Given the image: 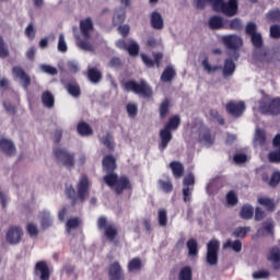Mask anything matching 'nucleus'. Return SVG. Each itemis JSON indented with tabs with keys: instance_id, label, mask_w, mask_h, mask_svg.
<instances>
[{
	"instance_id": "60",
	"label": "nucleus",
	"mask_w": 280,
	"mask_h": 280,
	"mask_svg": "<svg viewBox=\"0 0 280 280\" xmlns=\"http://www.w3.org/2000/svg\"><path fill=\"white\" fill-rule=\"evenodd\" d=\"M246 34L249 36H253L254 34H257V24L250 22L246 26Z\"/></svg>"
},
{
	"instance_id": "51",
	"label": "nucleus",
	"mask_w": 280,
	"mask_h": 280,
	"mask_svg": "<svg viewBox=\"0 0 280 280\" xmlns=\"http://www.w3.org/2000/svg\"><path fill=\"white\" fill-rule=\"evenodd\" d=\"M26 230L31 237H36L38 235V226L34 223H28Z\"/></svg>"
},
{
	"instance_id": "44",
	"label": "nucleus",
	"mask_w": 280,
	"mask_h": 280,
	"mask_svg": "<svg viewBox=\"0 0 280 280\" xmlns=\"http://www.w3.org/2000/svg\"><path fill=\"white\" fill-rule=\"evenodd\" d=\"M113 21L114 25H119V23H124V21H126V11L121 9L119 10V12H116Z\"/></svg>"
},
{
	"instance_id": "41",
	"label": "nucleus",
	"mask_w": 280,
	"mask_h": 280,
	"mask_svg": "<svg viewBox=\"0 0 280 280\" xmlns=\"http://www.w3.org/2000/svg\"><path fill=\"white\" fill-rule=\"evenodd\" d=\"M129 272H137V270H141V259L133 258L128 265Z\"/></svg>"
},
{
	"instance_id": "47",
	"label": "nucleus",
	"mask_w": 280,
	"mask_h": 280,
	"mask_svg": "<svg viewBox=\"0 0 280 280\" xmlns=\"http://www.w3.org/2000/svg\"><path fill=\"white\" fill-rule=\"evenodd\" d=\"M67 42L65 40V35L60 34L59 35V40H58V51H61V54L67 52Z\"/></svg>"
},
{
	"instance_id": "24",
	"label": "nucleus",
	"mask_w": 280,
	"mask_h": 280,
	"mask_svg": "<svg viewBox=\"0 0 280 280\" xmlns=\"http://www.w3.org/2000/svg\"><path fill=\"white\" fill-rule=\"evenodd\" d=\"M142 61L147 67H154V62H156V67H160L161 60L163 59V55L161 52H158L154 55V60L150 59L147 55H141Z\"/></svg>"
},
{
	"instance_id": "45",
	"label": "nucleus",
	"mask_w": 280,
	"mask_h": 280,
	"mask_svg": "<svg viewBox=\"0 0 280 280\" xmlns=\"http://www.w3.org/2000/svg\"><path fill=\"white\" fill-rule=\"evenodd\" d=\"M39 69H40V71H43L44 73H47L48 75H57L58 74V69H56L49 65H42V66H39Z\"/></svg>"
},
{
	"instance_id": "13",
	"label": "nucleus",
	"mask_w": 280,
	"mask_h": 280,
	"mask_svg": "<svg viewBox=\"0 0 280 280\" xmlns=\"http://www.w3.org/2000/svg\"><path fill=\"white\" fill-rule=\"evenodd\" d=\"M226 110L232 117H242L244 110H246V103L232 101L226 104Z\"/></svg>"
},
{
	"instance_id": "11",
	"label": "nucleus",
	"mask_w": 280,
	"mask_h": 280,
	"mask_svg": "<svg viewBox=\"0 0 280 280\" xmlns=\"http://www.w3.org/2000/svg\"><path fill=\"white\" fill-rule=\"evenodd\" d=\"M54 154L59 163L61 165H65L68 168H71L73 166L74 160L73 154L68 153L67 150L57 148L54 150Z\"/></svg>"
},
{
	"instance_id": "25",
	"label": "nucleus",
	"mask_w": 280,
	"mask_h": 280,
	"mask_svg": "<svg viewBox=\"0 0 280 280\" xmlns=\"http://www.w3.org/2000/svg\"><path fill=\"white\" fill-rule=\"evenodd\" d=\"M151 25L153 30H163V16H161V13L154 11L151 14Z\"/></svg>"
},
{
	"instance_id": "64",
	"label": "nucleus",
	"mask_w": 280,
	"mask_h": 280,
	"mask_svg": "<svg viewBox=\"0 0 280 280\" xmlns=\"http://www.w3.org/2000/svg\"><path fill=\"white\" fill-rule=\"evenodd\" d=\"M272 147L275 150H280V133L276 135L272 140Z\"/></svg>"
},
{
	"instance_id": "14",
	"label": "nucleus",
	"mask_w": 280,
	"mask_h": 280,
	"mask_svg": "<svg viewBox=\"0 0 280 280\" xmlns=\"http://www.w3.org/2000/svg\"><path fill=\"white\" fill-rule=\"evenodd\" d=\"M13 78L14 80H19L23 88L27 90V86H30L32 79L30 75L23 70L21 67H13L12 69Z\"/></svg>"
},
{
	"instance_id": "15",
	"label": "nucleus",
	"mask_w": 280,
	"mask_h": 280,
	"mask_svg": "<svg viewBox=\"0 0 280 280\" xmlns=\"http://www.w3.org/2000/svg\"><path fill=\"white\" fill-rule=\"evenodd\" d=\"M89 177H86V175H82L78 184V197L81 202H84L86 196H89Z\"/></svg>"
},
{
	"instance_id": "27",
	"label": "nucleus",
	"mask_w": 280,
	"mask_h": 280,
	"mask_svg": "<svg viewBox=\"0 0 280 280\" xmlns=\"http://www.w3.org/2000/svg\"><path fill=\"white\" fill-rule=\"evenodd\" d=\"M209 27L211 30H222V27H224V19H222L218 15L210 18Z\"/></svg>"
},
{
	"instance_id": "35",
	"label": "nucleus",
	"mask_w": 280,
	"mask_h": 280,
	"mask_svg": "<svg viewBox=\"0 0 280 280\" xmlns=\"http://www.w3.org/2000/svg\"><path fill=\"white\" fill-rule=\"evenodd\" d=\"M220 178H214L209 182L206 189L208 194H213L214 191H218L220 189Z\"/></svg>"
},
{
	"instance_id": "59",
	"label": "nucleus",
	"mask_w": 280,
	"mask_h": 280,
	"mask_svg": "<svg viewBox=\"0 0 280 280\" xmlns=\"http://www.w3.org/2000/svg\"><path fill=\"white\" fill-rule=\"evenodd\" d=\"M101 142L109 150H113V137H110V135H107L105 138H101Z\"/></svg>"
},
{
	"instance_id": "31",
	"label": "nucleus",
	"mask_w": 280,
	"mask_h": 280,
	"mask_svg": "<svg viewBox=\"0 0 280 280\" xmlns=\"http://www.w3.org/2000/svg\"><path fill=\"white\" fill-rule=\"evenodd\" d=\"M176 75V70H174V67L167 66L164 72L161 75L162 82H172V78Z\"/></svg>"
},
{
	"instance_id": "28",
	"label": "nucleus",
	"mask_w": 280,
	"mask_h": 280,
	"mask_svg": "<svg viewBox=\"0 0 280 280\" xmlns=\"http://www.w3.org/2000/svg\"><path fill=\"white\" fill-rule=\"evenodd\" d=\"M235 73V62L231 59H226L223 67V75L224 78H229V75H233Z\"/></svg>"
},
{
	"instance_id": "54",
	"label": "nucleus",
	"mask_w": 280,
	"mask_h": 280,
	"mask_svg": "<svg viewBox=\"0 0 280 280\" xmlns=\"http://www.w3.org/2000/svg\"><path fill=\"white\" fill-rule=\"evenodd\" d=\"M280 183V172H275L269 180L270 187H277Z\"/></svg>"
},
{
	"instance_id": "16",
	"label": "nucleus",
	"mask_w": 280,
	"mask_h": 280,
	"mask_svg": "<svg viewBox=\"0 0 280 280\" xmlns=\"http://www.w3.org/2000/svg\"><path fill=\"white\" fill-rule=\"evenodd\" d=\"M23 237V230L19 226H11L7 232V242L9 244H19Z\"/></svg>"
},
{
	"instance_id": "33",
	"label": "nucleus",
	"mask_w": 280,
	"mask_h": 280,
	"mask_svg": "<svg viewBox=\"0 0 280 280\" xmlns=\"http://www.w3.org/2000/svg\"><path fill=\"white\" fill-rule=\"evenodd\" d=\"M253 213H255L253 206L245 205L242 207L240 215L243 220H250V218H253Z\"/></svg>"
},
{
	"instance_id": "57",
	"label": "nucleus",
	"mask_w": 280,
	"mask_h": 280,
	"mask_svg": "<svg viewBox=\"0 0 280 280\" xmlns=\"http://www.w3.org/2000/svg\"><path fill=\"white\" fill-rule=\"evenodd\" d=\"M25 35L27 36V38H30L31 40H34L35 36H36V32L34 31V25L30 24L26 28H25Z\"/></svg>"
},
{
	"instance_id": "53",
	"label": "nucleus",
	"mask_w": 280,
	"mask_h": 280,
	"mask_svg": "<svg viewBox=\"0 0 280 280\" xmlns=\"http://www.w3.org/2000/svg\"><path fill=\"white\" fill-rule=\"evenodd\" d=\"M267 19L272 22L280 21V10L269 11L267 14Z\"/></svg>"
},
{
	"instance_id": "36",
	"label": "nucleus",
	"mask_w": 280,
	"mask_h": 280,
	"mask_svg": "<svg viewBox=\"0 0 280 280\" xmlns=\"http://www.w3.org/2000/svg\"><path fill=\"white\" fill-rule=\"evenodd\" d=\"M187 248H188V254L191 257H196V255H198V242H196V240L190 238L187 242Z\"/></svg>"
},
{
	"instance_id": "18",
	"label": "nucleus",
	"mask_w": 280,
	"mask_h": 280,
	"mask_svg": "<svg viewBox=\"0 0 280 280\" xmlns=\"http://www.w3.org/2000/svg\"><path fill=\"white\" fill-rule=\"evenodd\" d=\"M80 30L83 38L89 40L91 38V32H93V20L91 18H86L85 20H81Z\"/></svg>"
},
{
	"instance_id": "37",
	"label": "nucleus",
	"mask_w": 280,
	"mask_h": 280,
	"mask_svg": "<svg viewBox=\"0 0 280 280\" xmlns=\"http://www.w3.org/2000/svg\"><path fill=\"white\" fill-rule=\"evenodd\" d=\"M42 102L46 108H52L54 107V95L49 92H45L42 95Z\"/></svg>"
},
{
	"instance_id": "5",
	"label": "nucleus",
	"mask_w": 280,
	"mask_h": 280,
	"mask_svg": "<svg viewBox=\"0 0 280 280\" xmlns=\"http://www.w3.org/2000/svg\"><path fill=\"white\" fill-rule=\"evenodd\" d=\"M191 137L194 139H198L200 143H203V145H212L213 144V137H211V133L209 132V129L205 127L201 122L196 124L191 129Z\"/></svg>"
},
{
	"instance_id": "10",
	"label": "nucleus",
	"mask_w": 280,
	"mask_h": 280,
	"mask_svg": "<svg viewBox=\"0 0 280 280\" xmlns=\"http://www.w3.org/2000/svg\"><path fill=\"white\" fill-rule=\"evenodd\" d=\"M252 43L256 50L254 51V58L256 60H259L260 62H266L267 54L266 50L261 49V46L264 45V38L261 37V34L256 33L252 35Z\"/></svg>"
},
{
	"instance_id": "8",
	"label": "nucleus",
	"mask_w": 280,
	"mask_h": 280,
	"mask_svg": "<svg viewBox=\"0 0 280 280\" xmlns=\"http://www.w3.org/2000/svg\"><path fill=\"white\" fill-rule=\"evenodd\" d=\"M97 228L100 231H104L106 238L113 242L117 237V228L106 217H101L97 221Z\"/></svg>"
},
{
	"instance_id": "29",
	"label": "nucleus",
	"mask_w": 280,
	"mask_h": 280,
	"mask_svg": "<svg viewBox=\"0 0 280 280\" xmlns=\"http://www.w3.org/2000/svg\"><path fill=\"white\" fill-rule=\"evenodd\" d=\"M223 248H231L232 250H234V253H241L242 252V242L240 240H236V241L228 240L223 244Z\"/></svg>"
},
{
	"instance_id": "19",
	"label": "nucleus",
	"mask_w": 280,
	"mask_h": 280,
	"mask_svg": "<svg viewBox=\"0 0 280 280\" xmlns=\"http://www.w3.org/2000/svg\"><path fill=\"white\" fill-rule=\"evenodd\" d=\"M0 150L7 154V156H14L16 154V147H14V142H12V140L1 139Z\"/></svg>"
},
{
	"instance_id": "17",
	"label": "nucleus",
	"mask_w": 280,
	"mask_h": 280,
	"mask_svg": "<svg viewBox=\"0 0 280 280\" xmlns=\"http://www.w3.org/2000/svg\"><path fill=\"white\" fill-rule=\"evenodd\" d=\"M35 275L39 277L40 280H49V267L45 261H38L35 266Z\"/></svg>"
},
{
	"instance_id": "2",
	"label": "nucleus",
	"mask_w": 280,
	"mask_h": 280,
	"mask_svg": "<svg viewBox=\"0 0 280 280\" xmlns=\"http://www.w3.org/2000/svg\"><path fill=\"white\" fill-rule=\"evenodd\" d=\"M207 3H211L215 12H222L225 16H235L237 14V0H195V5L199 10H202Z\"/></svg>"
},
{
	"instance_id": "62",
	"label": "nucleus",
	"mask_w": 280,
	"mask_h": 280,
	"mask_svg": "<svg viewBox=\"0 0 280 280\" xmlns=\"http://www.w3.org/2000/svg\"><path fill=\"white\" fill-rule=\"evenodd\" d=\"M230 30H242V21H240V19L232 20L230 23Z\"/></svg>"
},
{
	"instance_id": "12",
	"label": "nucleus",
	"mask_w": 280,
	"mask_h": 280,
	"mask_svg": "<svg viewBox=\"0 0 280 280\" xmlns=\"http://www.w3.org/2000/svg\"><path fill=\"white\" fill-rule=\"evenodd\" d=\"M196 183V179L194 177V174H188L186 177H184L183 184V196H184V202H191V194L194 191V185Z\"/></svg>"
},
{
	"instance_id": "58",
	"label": "nucleus",
	"mask_w": 280,
	"mask_h": 280,
	"mask_svg": "<svg viewBox=\"0 0 280 280\" xmlns=\"http://www.w3.org/2000/svg\"><path fill=\"white\" fill-rule=\"evenodd\" d=\"M168 108H170V101L165 100L160 107L161 117H165V115H167Z\"/></svg>"
},
{
	"instance_id": "6",
	"label": "nucleus",
	"mask_w": 280,
	"mask_h": 280,
	"mask_svg": "<svg viewBox=\"0 0 280 280\" xmlns=\"http://www.w3.org/2000/svg\"><path fill=\"white\" fill-rule=\"evenodd\" d=\"M125 91H131V93H136V95H142V97H151L152 89L145 81H140V83L136 81H127L124 84Z\"/></svg>"
},
{
	"instance_id": "43",
	"label": "nucleus",
	"mask_w": 280,
	"mask_h": 280,
	"mask_svg": "<svg viewBox=\"0 0 280 280\" xmlns=\"http://www.w3.org/2000/svg\"><path fill=\"white\" fill-rule=\"evenodd\" d=\"M160 226H167V210L161 209L158 213Z\"/></svg>"
},
{
	"instance_id": "50",
	"label": "nucleus",
	"mask_w": 280,
	"mask_h": 280,
	"mask_svg": "<svg viewBox=\"0 0 280 280\" xmlns=\"http://www.w3.org/2000/svg\"><path fill=\"white\" fill-rule=\"evenodd\" d=\"M77 45L84 51H93V45H91V43H89V40H79L77 43Z\"/></svg>"
},
{
	"instance_id": "9",
	"label": "nucleus",
	"mask_w": 280,
	"mask_h": 280,
	"mask_svg": "<svg viewBox=\"0 0 280 280\" xmlns=\"http://www.w3.org/2000/svg\"><path fill=\"white\" fill-rule=\"evenodd\" d=\"M220 250V241L212 240L207 245L206 261L209 266L218 265V252Z\"/></svg>"
},
{
	"instance_id": "49",
	"label": "nucleus",
	"mask_w": 280,
	"mask_h": 280,
	"mask_svg": "<svg viewBox=\"0 0 280 280\" xmlns=\"http://www.w3.org/2000/svg\"><path fill=\"white\" fill-rule=\"evenodd\" d=\"M226 200H228V205H231V207L237 205V195L235 194V191H230L226 195Z\"/></svg>"
},
{
	"instance_id": "52",
	"label": "nucleus",
	"mask_w": 280,
	"mask_h": 280,
	"mask_svg": "<svg viewBox=\"0 0 280 280\" xmlns=\"http://www.w3.org/2000/svg\"><path fill=\"white\" fill-rule=\"evenodd\" d=\"M277 151H272L269 153L270 163H280V149H276Z\"/></svg>"
},
{
	"instance_id": "23",
	"label": "nucleus",
	"mask_w": 280,
	"mask_h": 280,
	"mask_svg": "<svg viewBox=\"0 0 280 280\" xmlns=\"http://www.w3.org/2000/svg\"><path fill=\"white\" fill-rule=\"evenodd\" d=\"M39 222L42 224V229H49L51 224H54V219H51V214L47 210H43L39 213Z\"/></svg>"
},
{
	"instance_id": "30",
	"label": "nucleus",
	"mask_w": 280,
	"mask_h": 280,
	"mask_svg": "<svg viewBox=\"0 0 280 280\" xmlns=\"http://www.w3.org/2000/svg\"><path fill=\"white\" fill-rule=\"evenodd\" d=\"M88 77L93 84H97V82L102 80V72L95 68H90L88 71Z\"/></svg>"
},
{
	"instance_id": "40",
	"label": "nucleus",
	"mask_w": 280,
	"mask_h": 280,
	"mask_svg": "<svg viewBox=\"0 0 280 280\" xmlns=\"http://www.w3.org/2000/svg\"><path fill=\"white\" fill-rule=\"evenodd\" d=\"M178 278L179 280H191V267L186 266L182 268Z\"/></svg>"
},
{
	"instance_id": "3",
	"label": "nucleus",
	"mask_w": 280,
	"mask_h": 280,
	"mask_svg": "<svg viewBox=\"0 0 280 280\" xmlns=\"http://www.w3.org/2000/svg\"><path fill=\"white\" fill-rule=\"evenodd\" d=\"M254 115H280V97H264L254 105Z\"/></svg>"
},
{
	"instance_id": "61",
	"label": "nucleus",
	"mask_w": 280,
	"mask_h": 280,
	"mask_svg": "<svg viewBox=\"0 0 280 280\" xmlns=\"http://www.w3.org/2000/svg\"><path fill=\"white\" fill-rule=\"evenodd\" d=\"M270 36H271V38H280V26L279 25H272L270 27Z\"/></svg>"
},
{
	"instance_id": "34",
	"label": "nucleus",
	"mask_w": 280,
	"mask_h": 280,
	"mask_svg": "<svg viewBox=\"0 0 280 280\" xmlns=\"http://www.w3.org/2000/svg\"><path fill=\"white\" fill-rule=\"evenodd\" d=\"M78 132L81 135V137H89L90 135H93V129H91L89 124L81 122L78 125Z\"/></svg>"
},
{
	"instance_id": "46",
	"label": "nucleus",
	"mask_w": 280,
	"mask_h": 280,
	"mask_svg": "<svg viewBox=\"0 0 280 280\" xmlns=\"http://www.w3.org/2000/svg\"><path fill=\"white\" fill-rule=\"evenodd\" d=\"M159 185H160L161 189L163 191H165L166 194H170V191H172V189H174V187L172 186V182H170V180L164 182L163 179H160Z\"/></svg>"
},
{
	"instance_id": "32",
	"label": "nucleus",
	"mask_w": 280,
	"mask_h": 280,
	"mask_svg": "<svg viewBox=\"0 0 280 280\" xmlns=\"http://www.w3.org/2000/svg\"><path fill=\"white\" fill-rule=\"evenodd\" d=\"M259 205L265 207L267 211H275V200L268 197H260L258 198Z\"/></svg>"
},
{
	"instance_id": "55",
	"label": "nucleus",
	"mask_w": 280,
	"mask_h": 280,
	"mask_svg": "<svg viewBox=\"0 0 280 280\" xmlns=\"http://www.w3.org/2000/svg\"><path fill=\"white\" fill-rule=\"evenodd\" d=\"M270 277V271L268 270H260L253 273L254 279H268Z\"/></svg>"
},
{
	"instance_id": "42",
	"label": "nucleus",
	"mask_w": 280,
	"mask_h": 280,
	"mask_svg": "<svg viewBox=\"0 0 280 280\" xmlns=\"http://www.w3.org/2000/svg\"><path fill=\"white\" fill-rule=\"evenodd\" d=\"M78 226H80V219L72 218L68 220V222L66 223L67 233H71V230L78 229Z\"/></svg>"
},
{
	"instance_id": "48",
	"label": "nucleus",
	"mask_w": 280,
	"mask_h": 280,
	"mask_svg": "<svg viewBox=\"0 0 280 280\" xmlns=\"http://www.w3.org/2000/svg\"><path fill=\"white\" fill-rule=\"evenodd\" d=\"M250 228L245 226V228H238L233 232V235L235 237H246V233H249Z\"/></svg>"
},
{
	"instance_id": "38",
	"label": "nucleus",
	"mask_w": 280,
	"mask_h": 280,
	"mask_svg": "<svg viewBox=\"0 0 280 280\" xmlns=\"http://www.w3.org/2000/svg\"><path fill=\"white\" fill-rule=\"evenodd\" d=\"M127 51L129 56H138L139 55V44L135 40H129L127 46Z\"/></svg>"
},
{
	"instance_id": "63",
	"label": "nucleus",
	"mask_w": 280,
	"mask_h": 280,
	"mask_svg": "<svg viewBox=\"0 0 280 280\" xmlns=\"http://www.w3.org/2000/svg\"><path fill=\"white\" fill-rule=\"evenodd\" d=\"M127 113L129 117H137V105L136 104H128L127 105Z\"/></svg>"
},
{
	"instance_id": "7",
	"label": "nucleus",
	"mask_w": 280,
	"mask_h": 280,
	"mask_svg": "<svg viewBox=\"0 0 280 280\" xmlns=\"http://www.w3.org/2000/svg\"><path fill=\"white\" fill-rule=\"evenodd\" d=\"M221 40L228 49H233L232 57L234 60H237V58H240V52L237 49L243 45L242 37L237 35H224Z\"/></svg>"
},
{
	"instance_id": "21",
	"label": "nucleus",
	"mask_w": 280,
	"mask_h": 280,
	"mask_svg": "<svg viewBox=\"0 0 280 280\" xmlns=\"http://www.w3.org/2000/svg\"><path fill=\"white\" fill-rule=\"evenodd\" d=\"M254 148H266V131L256 128L254 136Z\"/></svg>"
},
{
	"instance_id": "1",
	"label": "nucleus",
	"mask_w": 280,
	"mask_h": 280,
	"mask_svg": "<svg viewBox=\"0 0 280 280\" xmlns=\"http://www.w3.org/2000/svg\"><path fill=\"white\" fill-rule=\"evenodd\" d=\"M115 167H117L115 164V158L107 155L103 159V171L106 172V175L104 176L105 185L110 187V189H114L116 194H124L126 189H132L130 179L126 176H117V174L114 173Z\"/></svg>"
},
{
	"instance_id": "26",
	"label": "nucleus",
	"mask_w": 280,
	"mask_h": 280,
	"mask_svg": "<svg viewBox=\"0 0 280 280\" xmlns=\"http://www.w3.org/2000/svg\"><path fill=\"white\" fill-rule=\"evenodd\" d=\"M170 167L173 172V176H175L176 178H180V176H183L185 172V167L180 162H171Z\"/></svg>"
},
{
	"instance_id": "4",
	"label": "nucleus",
	"mask_w": 280,
	"mask_h": 280,
	"mask_svg": "<svg viewBox=\"0 0 280 280\" xmlns=\"http://www.w3.org/2000/svg\"><path fill=\"white\" fill-rule=\"evenodd\" d=\"M178 126H180V117L174 116L170 118L165 127L160 130L161 142L159 144V148L161 152H163L167 148L170 141H172V130H176Z\"/></svg>"
},
{
	"instance_id": "39",
	"label": "nucleus",
	"mask_w": 280,
	"mask_h": 280,
	"mask_svg": "<svg viewBox=\"0 0 280 280\" xmlns=\"http://www.w3.org/2000/svg\"><path fill=\"white\" fill-rule=\"evenodd\" d=\"M66 89L72 97H80V86L75 83H69Z\"/></svg>"
},
{
	"instance_id": "56",
	"label": "nucleus",
	"mask_w": 280,
	"mask_h": 280,
	"mask_svg": "<svg viewBox=\"0 0 280 280\" xmlns=\"http://www.w3.org/2000/svg\"><path fill=\"white\" fill-rule=\"evenodd\" d=\"M202 65H203V69H205L208 73H213V71H218V69H220V67H218V66L211 67V65L209 63V59H205V60L202 61Z\"/></svg>"
},
{
	"instance_id": "22",
	"label": "nucleus",
	"mask_w": 280,
	"mask_h": 280,
	"mask_svg": "<svg viewBox=\"0 0 280 280\" xmlns=\"http://www.w3.org/2000/svg\"><path fill=\"white\" fill-rule=\"evenodd\" d=\"M269 261H271L275 270H279L280 268V249L279 247H273L269 252L268 256Z\"/></svg>"
},
{
	"instance_id": "20",
	"label": "nucleus",
	"mask_w": 280,
	"mask_h": 280,
	"mask_svg": "<svg viewBox=\"0 0 280 280\" xmlns=\"http://www.w3.org/2000/svg\"><path fill=\"white\" fill-rule=\"evenodd\" d=\"M109 280H124V270L119 262H114L109 267Z\"/></svg>"
}]
</instances>
